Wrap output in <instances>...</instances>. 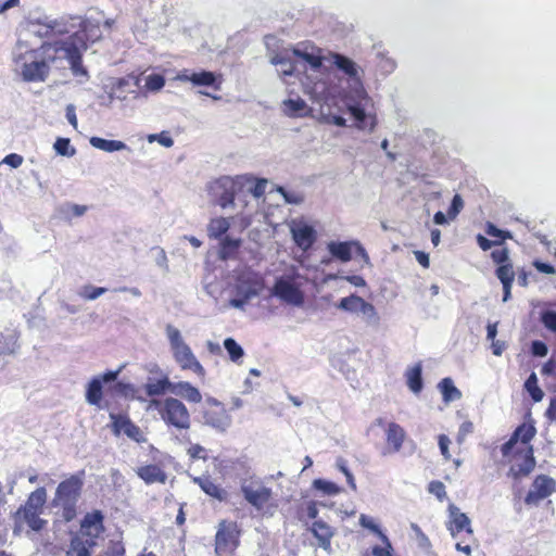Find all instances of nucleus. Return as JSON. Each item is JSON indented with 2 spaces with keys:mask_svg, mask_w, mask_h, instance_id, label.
<instances>
[{
  "mask_svg": "<svg viewBox=\"0 0 556 556\" xmlns=\"http://www.w3.org/2000/svg\"><path fill=\"white\" fill-rule=\"evenodd\" d=\"M414 255L417 260V262L424 267V268H428L430 266V260H429V254L424 252V251H415L414 252Z\"/></svg>",
  "mask_w": 556,
  "mask_h": 556,
  "instance_id": "338daca9",
  "label": "nucleus"
},
{
  "mask_svg": "<svg viewBox=\"0 0 556 556\" xmlns=\"http://www.w3.org/2000/svg\"><path fill=\"white\" fill-rule=\"evenodd\" d=\"M313 488L326 495H336L341 491L336 483L324 479H315L313 481Z\"/></svg>",
  "mask_w": 556,
  "mask_h": 556,
  "instance_id": "58836bf2",
  "label": "nucleus"
},
{
  "mask_svg": "<svg viewBox=\"0 0 556 556\" xmlns=\"http://www.w3.org/2000/svg\"><path fill=\"white\" fill-rule=\"evenodd\" d=\"M282 111L289 117H304L308 116L312 110L302 98L298 97L285 100L282 102Z\"/></svg>",
  "mask_w": 556,
  "mask_h": 556,
  "instance_id": "bb28decb",
  "label": "nucleus"
},
{
  "mask_svg": "<svg viewBox=\"0 0 556 556\" xmlns=\"http://www.w3.org/2000/svg\"><path fill=\"white\" fill-rule=\"evenodd\" d=\"M438 441H439V446H440L441 454L443 455V457L446 460H448L451 458V454H450V451H448V445L451 444V440L448 439L447 435L440 434L439 438H438Z\"/></svg>",
  "mask_w": 556,
  "mask_h": 556,
  "instance_id": "6e6d98bb",
  "label": "nucleus"
},
{
  "mask_svg": "<svg viewBox=\"0 0 556 556\" xmlns=\"http://www.w3.org/2000/svg\"><path fill=\"white\" fill-rule=\"evenodd\" d=\"M220 249H219V257L222 260H228L237 253L238 249L241 245L240 239H233L228 236H225L220 239Z\"/></svg>",
  "mask_w": 556,
  "mask_h": 556,
  "instance_id": "473e14b6",
  "label": "nucleus"
},
{
  "mask_svg": "<svg viewBox=\"0 0 556 556\" xmlns=\"http://www.w3.org/2000/svg\"><path fill=\"white\" fill-rule=\"evenodd\" d=\"M173 356L181 370H190L201 380L205 379L206 371L188 344L175 350Z\"/></svg>",
  "mask_w": 556,
  "mask_h": 556,
  "instance_id": "4468645a",
  "label": "nucleus"
},
{
  "mask_svg": "<svg viewBox=\"0 0 556 556\" xmlns=\"http://www.w3.org/2000/svg\"><path fill=\"white\" fill-rule=\"evenodd\" d=\"M535 433L536 430L533 425L523 422L515 429L509 440L502 445L501 451L504 457L511 455L513 458H521V463L511 465L509 469V475L515 480L527 477L535 467L533 447L529 445Z\"/></svg>",
  "mask_w": 556,
  "mask_h": 556,
  "instance_id": "f257e3e1",
  "label": "nucleus"
},
{
  "mask_svg": "<svg viewBox=\"0 0 556 556\" xmlns=\"http://www.w3.org/2000/svg\"><path fill=\"white\" fill-rule=\"evenodd\" d=\"M348 111L355 121V125L359 129L372 130L376 126V116L367 115L365 109L359 104H352L348 106Z\"/></svg>",
  "mask_w": 556,
  "mask_h": 556,
  "instance_id": "393cba45",
  "label": "nucleus"
},
{
  "mask_svg": "<svg viewBox=\"0 0 556 556\" xmlns=\"http://www.w3.org/2000/svg\"><path fill=\"white\" fill-rule=\"evenodd\" d=\"M54 149L58 154L63 156H72L75 153V149L71 147V141L67 138H58L54 142Z\"/></svg>",
  "mask_w": 556,
  "mask_h": 556,
  "instance_id": "37998d69",
  "label": "nucleus"
},
{
  "mask_svg": "<svg viewBox=\"0 0 556 556\" xmlns=\"http://www.w3.org/2000/svg\"><path fill=\"white\" fill-rule=\"evenodd\" d=\"M84 482L85 470H80L58 484L51 506L56 509L55 515L61 521L71 522L76 518Z\"/></svg>",
  "mask_w": 556,
  "mask_h": 556,
  "instance_id": "f03ea898",
  "label": "nucleus"
},
{
  "mask_svg": "<svg viewBox=\"0 0 556 556\" xmlns=\"http://www.w3.org/2000/svg\"><path fill=\"white\" fill-rule=\"evenodd\" d=\"M23 161H24L23 156L17 153H10L3 159V163L13 168L20 167L22 165Z\"/></svg>",
  "mask_w": 556,
  "mask_h": 556,
  "instance_id": "4d7b16f0",
  "label": "nucleus"
},
{
  "mask_svg": "<svg viewBox=\"0 0 556 556\" xmlns=\"http://www.w3.org/2000/svg\"><path fill=\"white\" fill-rule=\"evenodd\" d=\"M439 388L444 402H451L462 397V392L454 386L451 378H443L439 383Z\"/></svg>",
  "mask_w": 556,
  "mask_h": 556,
  "instance_id": "72a5a7b5",
  "label": "nucleus"
},
{
  "mask_svg": "<svg viewBox=\"0 0 556 556\" xmlns=\"http://www.w3.org/2000/svg\"><path fill=\"white\" fill-rule=\"evenodd\" d=\"M168 339L173 352L179 349L181 345H187V343L182 340L179 330L176 328L168 327Z\"/></svg>",
  "mask_w": 556,
  "mask_h": 556,
  "instance_id": "09e8293b",
  "label": "nucleus"
},
{
  "mask_svg": "<svg viewBox=\"0 0 556 556\" xmlns=\"http://www.w3.org/2000/svg\"><path fill=\"white\" fill-rule=\"evenodd\" d=\"M311 532L318 541V546L327 553H331V540L334 536V529L321 519L313 521Z\"/></svg>",
  "mask_w": 556,
  "mask_h": 556,
  "instance_id": "a211bd4d",
  "label": "nucleus"
},
{
  "mask_svg": "<svg viewBox=\"0 0 556 556\" xmlns=\"http://www.w3.org/2000/svg\"><path fill=\"white\" fill-rule=\"evenodd\" d=\"M66 52L70 59L71 68L75 74H87L86 70L81 65V56L77 49L74 47L66 48Z\"/></svg>",
  "mask_w": 556,
  "mask_h": 556,
  "instance_id": "79ce46f5",
  "label": "nucleus"
},
{
  "mask_svg": "<svg viewBox=\"0 0 556 556\" xmlns=\"http://www.w3.org/2000/svg\"><path fill=\"white\" fill-rule=\"evenodd\" d=\"M243 498L261 514H271L277 508L271 488L260 478L251 477L243 480L240 486Z\"/></svg>",
  "mask_w": 556,
  "mask_h": 556,
  "instance_id": "0eeeda50",
  "label": "nucleus"
},
{
  "mask_svg": "<svg viewBox=\"0 0 556 556\" xmlns=\"http://www.w3.org/2000/svg\"><path fill=\"white\" fill-rule=\"evenodd\" d=\"M372 529H375L379 533V535H380L381 540L384 542L386 546L376 545L371 548L370 552L366 551L363 554V556H392V554H391L392 546H391V543H390L389 539L387 538V535L383 534L381 531H379L376 526H374Z\"/></svg>",
  "mask_w": 556,
  "mask_h": 556,
  "instance_id": "e433bc0d",
  "label": "nucleus"
},
{
  "mask_svg": "<svg viewBox=\"0 0 556 556\" xmlns=\"http://www.w3.org/2000/svg\"><path fill=\"white\" fill-rule=\"evenodd\" d=\"M224 346L232 362H239L244 355L241 345L232 338L225 339Z\"/></svg>",
  "mask_w": 556,
  "mask_h": 556,
  "instance_id": "4c0bfd02",
  "label": "nucleus"
},
{
  "mask_svg": "<svg viewBox=\"0 0 556 556\" xmlns=\"http://www.w3.org/2000/svg\"><path fill=\"white\" fill-rule=\"evenodd\" d=\"M46 502L47 491L43 486L33 491L28 495L25 504L18 507V509L14 513L13 519L15 529H20L24 525H27L31 530L36 532L41 531L47 525V520L40 518Z\"/></svg>",
  "mask_w": 556,
  "mask_h": 556,
  "instance_id": "20e7f679",
  "label": "nucleus"
},
{
  "mask_svg": "<svg viewBox=\"0 0 556 556\" xmlns=\"http://www.w3.org/2000/svg\"><path fill=\"white\" fill-rule=\"evenodd\" d=\"M204 453H205V450L200 444H192L188 448V455L192 459L204 458V455H203Z\"/></svg>",
  "mask_w": 556,
  "mask_h": 556,
  "instance_id": "e2e57ef3",
  "label": "nucleus"
},
{
  "mask_svg": "<svg viewBox=\"0 0 556 556\" xmlns=\"http://www.w3.org/2000/svg\"><path fill=\"white\" fill-rule=\"evenodd\" d=\"M104 531L103 513L99 509L87 513L80 521L78 533L71 540L68 554L75 556H91L92 548L97 545L98 539Z\"/></svg>",
  "mask_w": 556,
  "mask_h": 556,
  "instance_id": "7ed1b4c3",
  "label": "nucleus"
},
{
  "mask_svg": "<svg viewBox=\"0 0 556 556\" xmlns=\"http://www.w3.org/2000/svg\"><path fill=\"white\" fill-rule=\"evenodd\" d=\"M106 292V288L103 287H93V286H85L83 287L81 291L79 292V295L85 300H96L100 295L104 294Z\"/></svg>",
  "mask_w": 556,
  "mask_h": 556,
  "instance_id": "c03bdc74",
  "label": "nucleus"
},
{
  "mask_svg": "<svg viewBox=\"0 0 556 556\" xmlns=\"http://www.w3.org/2000/svg\"><path fill=\"white\" fill-rule=\"evenodd\" d=\"M148 139L150 142L157 141L161 146L165 148H170L174 144L173 138L166 131L150 135Z\"/></svg>",
  "mask_w": 556,
  "mask_h": 556,
  "instance_id": "603ef678",
  "label": "nucleus"
},
{
  "mask_svg": "<svg viewBox=\"0 0 556 556\" xmlns=\"http://www.w3.org/2000/svg\"><path fill=\"white\" fill-rule=\"evenodd\" d=\"M428 491L441 502L447 497L445 485L442 481H431L428 485Z\"/></svg>",
  "mask_w": 556,
  "mask_h": 556,
  "instance_id": "a18cd8bd",
  "label": "nucleus"
},
{
  "mask_svg": "<svg viewBox=\"0 0 556 556\" xmlns=\"http://www.w3.org/2000/svg\"><path fill=\"white\" fill-rule=\"evenodd\" d=\"M37 50H29L25 54H22L16 60L20 64L21 61V74L25 81H45L49 75L50 66L47 61L37 59Z\"/></svg>",
  "mask_w": 556,
  "mask_h": 556,
  "instance_id": "6e6552de",
  "label": "nucleus"
},
{
  "mask_svg": "<svg viewBox=\"0 0 556 556\" xmlns=\"http://www.w3.org/2000/svg\"><path fill=\"white\" fill-rule=\"evenodd\" d=\"M137 476L144 481L146 484H165L167 481V473L161 465L148 464L140 466L136 469Z\"/></svg>",
  "mask_w": 556,
  "mask_h": 556,
  "instance_id": "aec40b11",
  "label": "nucleus"
},
{
  "mask_svg": "<svg viewBox=\"0 0 556 556\" xmlns=\"http://www.w3.org/2000/svg\"><path fill=\"white\" fill-rule=\"evenodd\" d=\"M491 257L494 263L498 264V266L510 263L509 252L507 248L493 250L491 253Z\"/></svg>",
  "mask_w": 556,
  "mask_h": 556,
  "instance_id": "3c124183",
  "label": "nucleus"
},
{
  "mask_svg": "<svg viewBox=\"0 0 556 556\" xmlns=\"http://www.w3.org/2000/svg\"><path fill=\"white\" fill-rule=\"evenodd\" d=\"M338 468L345 476L346 481H348L349 485L351 486V489L355 491L356 490V483H355L354 476L348 469V467L345 466V462L343 459H340L338 462Z\"/></svg>",
  "mask_w": 556,
  "mask_h": 556,
  "instance_id": "5fc2aeb1",
  "label": "nucleus"
},
{
  "mask_svg": "<svg viewBox=\"0 0 556 556\" xmlns=\"http://www.w3.org/2000/svg\"><path fill=\"white\" fill-rule=\"evenodd\" d=\"M531 349H532V353L535 356H541V357L545 356L548 352L546 344L542 341H533Z\"/></svg>",
  "mask_w": 556,
  "mask_h": 556,
  "instance_id": "69168bd1",
  "label": "nucleus"
},
{
  "mask_svg": "<svg viewBox=\"0 0 556 556\" xmlns=\"http://www.w3.org/2000/svg\"><path fill=\"white\" fill-rule=\"evenodd\" d=\"M90 144L105 152H115L126 149V144L119 140H108L100 137H91Z\"/></svg>",
  "mask_w": 556,
  "mask_h": 556,
  "instance_id": "2f4dec72",
  "label": "nucleus"
},
{
  "mask_svg": "<svg viewBox=\"0 0 556 556\" xmlns=\"http://www.w3.org/2000/svg\"><path fill=\"white\" fill-rule=\"evenodd\" d=\"M267 180L258 179L251 188V192L255 198H261L265 193Z\"/></svg>",
  "mask_w": 556,
  "mask_h": 556,
  "instance_id": "bf43d9fd",
  "label": "nucleus"
},
{
  "mask_svg": "<svg viewBox=\"0 0 556 556\" xmlns=\"http://www.w3.org/2000/svg\"><path fill=\"white\" fill-rule=\"evenodd\" d=\"M543 325L551 331L556 333V312L547 311L542 314Z\"/></svg>",
  "mask_w": 556,
  "mask_h": 556,
  "instance_id": "864d4df0",
  "label": "nucleus"
},
{
  "mask_svg": "<svg viewBox=\"0 0 556 556\" xmlns=\"http://www.w3.org/2000/svg\"><path fill=\"white\" fill-rule=\"evenodd\" d=\"M525 389L534 402L542 401L544 396L543 390L538 384V377L532 372L525 382Z\"/></svg>",
  "mask_w": 556,
  "mask_h": 556,
  "instance_id": "c9c22d12",
  "label": "nucleus"
},
{
  "mask_svg": "<svg viewBox=\"0 0 556 556\" xmlns=\"http://www.w3.org/2000/svg\"><path fill=\"white\" fill-rule=\"evenodd\" d=\"M111 428L115 435L124 433L129 439L141 443L144 441L141 429L126 414L110 413Z\"/></svg>",
  "mask_w": 556,
  "mask_h": 556,
  "instance_id": "f8f14e48",
  "label": "nucleus"
},
{
  "mask_svg": "<svg viewBox=\"0 0 556 556\" xmlns=\"http://www.w3.org/2000/svg\"><path fill=\"white\" fill-rule=\"evenodd\" d=\"M18 348L17 339L12 333H1L0 336V355H12Z\"/></svg>",
  "mask_w": 556,
  "mask_h": 556,
  "instance_id": "f704fd0d",
  "label": "nucleus"
},
{
  "mask_svg": "<svg viewBox=\"0 0 556 556\" xmlns=\"http://www.w3.org/2000/svg\"><path fill=\"white\" fill-rule=\"evenodd\" d=\"M421 371L422 367L420 363L414 365L406 371L407 386L414 393H419L422 390L424 384Z\"/></svg>",
  "mask_w": 556,
  "mask_h": 556,
  "instance_id": "7c9ffc66",
  "label": "nucleus"
},
{
  "mask_svg": "<svg viewBox=\"0 0 556 556\" xmlns=\"http://www.w3.org/2000/svg\"><path fill=\"white\" fill-rule=\"evenodd\" d=\"M178 79L181 81H189L193 86H205L211 87L214 91H219L223 85V75L215 74L210 71L189 72L185 70L178 75Z\"/></svg>",
  "mask_w": 556,
  "mask_h": 556,
  "instance_id": "ddd939ff",
  "label": "nucleus"
},
{
  "mask_svg": "<svg viewBox=\"0 0 556 556\" xmlns=\"http://www.w3.org/2000/svg\"><path fill=\"white\" fill-rule=\"evenodd\" d=\"M353 249H355L361 254H365L364 248L356 241L330 242L328 244L330 254L334 258L344 263L352 260Z\"/></svg>",
  "mask_w": 556,
  "mask_h": 556,
  "instance_id": "6ab92c4d",
  "label": "nucleus"
},
{
  "mask_svg": "<svg viewBox=\"0 0 556 556\" xmlns=\"http://www.w3.org/2000/svg\"><path fill=\"white\" fill-rule=\"evenodd\" d=\"M194 482L200 489L208 496L225 502L228 498V492L218 483H216L210 476H202L194 479Z\"/></svg>",
  "mask_w": 556,
  "mask_h": 556,
  "instance_id": "5701e85b",
  "label": "nucleus"
},
{
  "mask_svg": "<svg viewBox=\"0 0 556 556\" xmlns=\"http://www.w3.org/2000/svg\"><path fill=\"white\" fill-rule=\"evenodd\" d=\"M464 201L459 194H455L452 199V203L448 207L447 215L451 219H454L463 210Z\"/></svg>",
  "mask_w": 556,
  "mask_h": 556,
  "instance_id": "8fccbe9b",
  "label": "nucleus"
},
{
  "mask_svg": "<svg viewBox=\"0 0 556 556\" xmlns=\"http://www.w3.org/2000/svg\"><path fill=\"white\" fill-rule=\"evenodd\" d=\"M447 529L452 536H456L458 533L465 531L467 534L472 535L473 530L470 525L468 516L459 511L456 507H451V521Z\"/></svg>",
  "mask_w": 556,
  "mask_h": 556,
  "instance_id": "b1692460",
  "label": "nucleus"
},
{
  "mask_svg": "<svg viewBox=\"0 0 556 556\" xmlns=\"http://www.w3.org/2000/svg\"><path fill=\"white\" fill-rule=\"evenodd\" d=\"M533 266L540 271V273H544V274H554L555 273V268L551 265V264H547V263H543L541 261H534L533 262Z\"/></svg>",
  "mask_w": 556,
  "mask_h": 556,
  "instance_id": "774afa93",
  "label": "nucleus"
},
{
  "mask_svg": "<svg viewBox=\"0 0 556 556\" xmlns=\"http://www.w3.org/2000/svg\"><path fill=\"white\" fill-rule=\"evenodd\" d=\"M485 232L491 236V237H495V238H500L498 241H504L506 239H511L513 236L509 231L507 230H502V229H498L494 224L492 223H488L486 224V227H485Z\"/></svg>",
  "mask_w": 556,
  "mask_h": 556,
  "instance_id": "de8ad7c7",
  "label": "nucleus"
},
{
  "mask_svg": "<svg viewBox=\"0 0 556 556\" xmlns=\"http://www.w3.org/2000/svg\"><path fill=\"white\" fill-rule=\"evenodd\" d=\"M477 242H478V245L480 247V249L483 251L490 250L493 245L502 244V241H496V240L492 241L482 235L477 236Z\"/></svg>",
  "mask_w": 556,
  "mask_h": 556,
  "instance_id": "13d9d810",
  "label": "nucleus"
},
{
  "mask_svg": "<svg viewBox=\"0 0 556 556\" xmlns=\"http://www.w3.org/2000/svg\"><path fill=\"white\" fill-rule=\"evenodd\" d=\"M150 406L157 410L161 419L169 428L177 430H188L191 426L190 413L187 406L176 397H165L163 400L152 399Z\"/></svg>",
  "mask_w": 556,
  "mask_h": 556,
  "instance_id": "423d86ee",
  "label": "nucleus"
},
{
  "mask_svg": "<svg viewBox=\"0 0 556 556\" xmlns=\"http://www.w3.org/2000/svg\"><path fill=\"white\" fill-rule=\"evenodd\" d=\"M555 489V481L546 476L539 475L534 478L532 482V490H530L526 497L525 502L528 505L538 504L540 501L549 496Z\"/></svg>",
  "mask_w": 556,
  "mask_h": 556,
  "instance_id": "2eb2a0df",
  "label": "nucleus"
},
{
  "mask_svg": "<svg viewBox=\"0 0 556 556\" xmlns=\"http://www.w3.org/2000/svg\"><path fill=\"white\" fill-rule=\"evenodd\" d=\"M262 289L263 279L258 274L250 270L240 273L236 281V290L239 295H242V300H232V305L235 307L242 306L245 301L257 295Z\"/></svg>",
  "mask_w": 556,
  "mask_h": 556,
  "instance_id": "9d476101",
  "label": "nucleus"
},
{
  "mask_svg": "<svg viewBox=\"0 0 556 556\" xmlns=\"http://www.w3.org/2000/svg\"><path fill=\"white\" fill-rule=\"evenodd\" d=\"M291 235L296 247L303 251H308L317 239L314 227L303 222L293 223L291 226Z\"/></svg>",
  "mask_w": 556,
  "mask_h": 556,
  "instance_id": "dca6fc26",
  "label": "nucleus"
},
{
  "mask_svg": "<svg viewBox=\"0 0 556 556\" xmlns=\"http://www.w3.org/2000/svg\"><path fill=\"white\" fill-rule=\"evenodd\" d=\"M336 306L345 312L362 311L364 314H375V306L356 294L342 298Z\"/></svg>",
  "mask_w": 556,
  "mask_h": 556,
  "instance_id": "4be33fe9",
  "label": "nucleus"
},
{
  "mask_svg": "<svg viewBox=\"0 0 556 556\" xmlns=\"http://www.w3.org/2000/svg\"><path fill=\"white\" fill-rule=\"evenodd\" d=\"M293 54L307 62L313 68H320L323 65V56L320 54L309 53L300 49H293Z\"/></svg>",
  "mask_w": 556,
  "mask_h": 556,
  "instance_id": "ea45409f",
  "label": "nucleus"
},
{
  "mask_svg": "<svg viewBox=\"0 0 556 556\" xmlns=\"http://www.w3.org/2000/svg\"><path fill=\"white\" fill-rule=\"evenodd\" d=\"M241 531L236 521L223 520L215 535L217 554H231L240 544Z\"/></svg>",
  "mask_w": 556,
  "mask_h": 556,
  "instance_id": "1a4fd4ad",
  "label": "nucleus"
},
{
  "mask_svg": "<svg viewBox=\"0 0 556 556\" xmlns=\"http://www.w3.org/2000/svg\"><path fill=\"white\" fill-rule=\"evenodd\" d=\"M122 371V368H118L117 370H108L104 374L96 377L97 379L101 380V383H106L111 381H115Z\"/></svg>",
  "mask_w": 556,
  "mask_h": 556,
  "instance_id": "0e129e2a",
  "label": "nucleus"
},
{
  "mask_svg": "<svg viewBox=\"0 0 556 556\" xmlns=\"http://www.w3.org/2000/svg\"><path fill=\"white\" fill-rule=\"evenodd\" d=\"M204 422L217 430L225 431L231 424L225 405L215 399H207L203 412Z\"/></svg>",
  "mask_w": 556,
  "mask_h": 556,
  "instance_id": "9b49d317",
  "label": "nucleus"
},
{
  "mask_svg": "<svg viewBox=\"0 0 556 556\" xmlns=\"http://www.w3.org/2000/svg\"><path fill=\"white\" fill-rule=\"evenodd\" d=\"M165 85V78L160 74H151L147 77L146 87L149 90L157 91Z\"/></svg>",
  "mask_w": 556,
  "mask_h": 556,
  "instance_id": "49530a36",
  "label": "nucleus"
},
{
  "mask_svg": "<svg viewBox=\"0 0 556 556\" xmlns=\"http://www.w3.org/2000/svg\"><path fill=\"white\" fill-rule=\"evenodd\" d=\"M218 187L223 191L217 194V204L223 208L232 205L235 202V184L230 180H225L218 182Z\"/></svg>",
  "mask_w": 556,
  "mask_h": 556,
  "instance_id": "c756f323",
  "label": "nucleus"
},
{
  "mask_svg": "<svg viewBox=\"0 0 556 556\" xmlns=\"http://www.w3.org/2000/svg\"><path fill=\"white\" fill-rule=\"evenodd\" d=\"M274 292L278 298L289 304L299 306L304 302L303 292L294 283L285 279L276 281Z\"/></svg>",
  "mask_w": 556,
  "mask_h": 556,
  "instance_id": "f3484780",
  "label": "nucleus"
},
{
  "mask_svg": "<svg viewBox=\"0 0 556 556\" xmlns=\"http://www.w3.org/2000/svg\"><path fill=\"white\" fill-rule=\"evenodd\" d=\"M406 439V432L404 428L396 424L390 422L386 429V442L387 450L389 453H397L402 450Z\"/></svg>",
  "mask_w": 556,
  "mask_h": 556,
  "instance_id": "412c9836",
  "label": "nucleus"
},
{
  "mask_svg": "<svg viewBox=\"0 0 556 556\" xmlns=\"http://www.w3.org/2000/svg\"><path fill=\"white\" fill-rule=\"evenodd\" d=\"M331 59L333 65L341 71L344 75H346L351 79H356L359 81L358 77V66L356 63L350 58L340 54V53H331Z\"/></svg>",
  "mask_w": 556,
  "mask_h": 556,
  "instance_id": "a878e982",
  "label": "nucleus"
},
{
  "mask_svg": "<svg viewBox=\"0 0 556 556\" xmlns=\"http://www.w3.org/2000/svg\"><path fill=\"white\" fill-rule=\"evenodd\" d=\"M109 556H125V547L121 541L112 542L109 547Z\"/></svg>",
  "mask_w": 556,
  "mask_h": 556,
  "instance_id": "680f3d73",
  "label": "nucleus"
},
{
  "mask_svg": "<svg viewBox=\"0 0 556 556\" xmlns=\"http://www.w3.org/2000/svg\"><path fill=\"white\" fill-rule=\"evenodd\" d=\"M305 515L307 518L317 520L318 516V503L315 501H309L305 506Z\"/></svg>",
  "mask_w": 556,
  "mask_h": 556,
  "instance_id": "052dcab7",
  "label": "nucleus"
},
{
  "mask_svg": "<svg viewBox=\"0 0 556 556\" xmlns=\"http://www.w3.org/2000/svg\"><path fill=\"white\" fill-rule=\"evenodd\" d=\"M495 274L502 285L514 283L515 273L511 263L498 266L495 270Z\"/></svg>",
  "mask_w": 556,
  "mask_h": 556,
  "instance_id": "a19ab883",
  "label": "nucleus"
},
{
  "mask_svg": "<svg viewBox=\"0 0 556 556\" xmlns=\"http://www.w3.org/2000/svg\"><path fill=\"white\" fill-rule=\"evenodd\" d=\"M102 384L96 377L90 380L86 390V401L89 404L102 407Z\"/></svg>",
  "mask_w": 556,
  "mask_h": 556,
  "instance_id": "c85d7f7f",
  "label": "nucleus"
},
{
  "mask_svg": "<svg viewBox=\"0 0 556 556\" xmlns=\"http://www.w3.org/2000/svg\"><path fill=\"white\" fill-rule=\"evenodd\" d=\"M143 388L150 397L163 395L169 391L189 403L198 404L202 401V394L198 388L188 381L172 382L165 374L160 378L149 377Z\"/></svg>",
  "mask_w": 556,
  "mask_h": 556,
  "instance_id": "39448f33",
  "label": "nucleus"
},
{
  "mask_svg": "<svg viewBox=\"0 0 556 556\" xmlns=\"http://www.w3.org/2000/svg\"><path fill=\"white\" fill-rule=\"evenodd\" d=\"M230 228V222L226 217H214L207 225V236L210 239H222Z\"/></svg>",
  "mask_w": 556,
  "mask_h": 556,
  "instance_id": "cd10ccee",
  "label": "nucleus"
}]
</instances>
